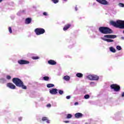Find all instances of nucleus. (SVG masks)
<instances>
[{
	"label": "nucleus",
	"instance_id": "nucleus-15",
	"mask_svg": "<svg viewBox=\"0 0 124 124\" xmlns=\"http://www.w3.org/2000/svg\"><path fill=\"white\" fill-rule=\"evenodd\" d=\"M99 79V77L95 75H93V81L95 80L97 81Z\"/></svg>",
	"mask_w": 124,
	"mask_h": 124
},
{
	"label": "nucleus",
	"instance_id": "nucleus-17",
	"mask_svg": "<svg viewBox=\"0 0 124 124\" xmlns=\"http://www.w3.org/2000/svg\"><path fill=\"white\" fill-rule=\"evenodd\" d=\"M63 79L65 80V81H69V80H70V77L68 76H66L63 78Z\"/></svg>",
	"mask_w": 124,
	"mask_h": 124
},
{
	"label": "nucleus",
	"instance_id": "nucleus-1",
	"mask_svg": "<svg viewBox=\"0 0 124 124\" xmlns=\"http://www.w3.org/2000/svg\"><path fill=\"white\" fill-rule=\"evenodd\" d=\"M12 81L14 84H16V87H19V88H22L23 90H27V86L24 85V82L22 81L21 79L17 78H14L12 79Z\"/></svg>",
	"mask_w": 124,
	"mask_h": 124
},
{
	"label": "nucleus",
	"instance_id": "nucleus-28",
	"mask_svg": "<svg viewBox=\"0 0 124 124\" xmlns=\"http://www.w3.org/2000/svg\"><path fill=\"white\" fill-rule=\"evenodd\" d=\"M116 48L117 49V50H122V47H121V46H116Z\"/></svg>",
	"mask_w": 124,
	"mask_h": 124
},
{
	"label": "nucleus",
	"instance_id": "nucleus-8",
	"mask_svg": "<svg viewBox=\"0 0 124 124\" xmlns=\"http://www.w3.org/2000/svg\"><path fill=\"white\" fill-rule=\"evenodd\" d=\"M97 2L101 3V4H103L104 5H107L108 4V1L106 0H96Z\"/></svg>",
	"mask_w": 124,
	"mask_h": 124
},
{
	"label": "nucleus",
	"instance_id": "nucleus-40",
	"mask_svg": "<svg viewBox=\"0 0 124 124\" xmlns=\"http://www.w3.org/2000/svg\"><path fill=\"white\" fill-rule=\"evenodd\" d=\"M121 39L124 40V37H121Z\"/></svg>",
	"mask_w": 124,
	"mask_h": 124
},
{
	"label": "nucleus",
	"instance_id": "nucleus-29",
	"mask_svg": "<svg viewBox=\"0 0 124 124\" xmlns=\"http://www.w3.org/2000/svg\"><path fill=\"white\" fill-rule=\"evenodd\" d=\"M6 78L7 80H10V79H11V77L9 75H7L6 76Z\"/></svg>",
	"mask_w": 124,
	"mask_h": 124
},
{
	"label": "nucleus",
	"instance_id": "nucleus-25",
	"mask_svg": "<svg viewBox=\"0 0 124 124\" xmlns=\"http://www.w3.org/2000/svg\"><path fill=\"white\" fill-rule=\"evenodd\" d=\"M32 60H38L39 59V57L38 56H33L31 57Z\"/></svg>",
	"mask_w": 124,
	"mask_h": 124
},
{
	"label": "nucleus",
	"instance_id": "nucleus-3",
	"mask_svg": "<svg viewBox=\"0 0 124 124\" xmlns=\"http://www.w3.org/2000/svg\"><path fill=\"white\" fill-rule=\"evenodd\" d=\"M99 31L100 32L103 33L104 34H109L110 33H113V31L111 29L107 27H100L99 28Z\"/></svg>",
	"mask_w": 124,
	"mask_h": 124
},
{
	"label": "nucleus",
	"instance_id": "nucleus-32",
	"mask_svg": "<svg viewBox=\"0 0 124 124\" xmlns=\"http://www.w3.org/2000/svg\"><path fill=\"white\" fill-rule=\"evenodd\" d=\"M59 93L60 94H62L63 93V91L62 90H59Z\"/></svg>",
	"mask_w": 124,
	"mask_h": 124
},
{
	"label": "nucleus",
	"instance_id": "nucleus-23",
	"mask_svg": "<svg viewBox=\"0 0 124 124\" xmlns=\"http://www.w3.org/2000/svg\"><path fill=\"white\" fill-rule=\"evenodd\" d=\"M43 79L45 81H48L49 80H50V78H49V77H44L43 78Z\"/></svg>",
	"mask_w": 124,
	"mask_h": 124
},
{
	"label": "nucleus",
	"instance_id": "nucleus-9",
	"mask_svg": "<svg viewBox=\"0 0 124 124\" xmlns=\"http://www.w3.org/2000/svg\"><path fill=\"white\" fill-rule=\"evenodd\" d=\"M49 93L51 94H57L58 93V89L53 88L52 90L49 91Z\"/></svg>",
	"mask_w": 124,
	"mask_h": 124
},
{
	"label": "nucleus",
	"instance_id": "nucleus-6",
	"mask_svg": "<svg viewBox=\"0 0 124 124\" xmlns=\"http://www.w3.org/2000/svg\"><path fill=\"white\" fill-rule=\"evenodd\" d=\"M6 86L8 88H9V89H11V90H15V89H16L15 85L11 82L8 83Z\"/></svg>",
	"mask_w": 124,
	"mask_h": 124
},
{
	"label": "nucleus",
	"instance_id": "nucleus-22",
	"mask_svg": "<svg viewBox=\"0 0 124 124\" xmlns=\"http://www.w3.org/2000/svg\"><path fill=\"white\" fill-rule=\"evenodd\" d=\"M54 86L55 85L54 84L50 83L47 84L46 87L47 88H53V87H54Z\"/></svg>",
	"mask_w": 124,
	"mask_h": 124
},
{
	"label": "nucleus",
	"instance_id": "nucleus-20",
	"mask_svg": "<svg viewBox=\"0 0 124 124\" xmlns=\"http://www.w3.org/2000/svg\"><path fill=\"white\" fill-rule=\"evenodd\" d=\"M86 78H87V79L93 81V75H89L87 77H86Z\"/></svg>",
	"mask_w": 124,
	"mask_h": 124
},
{
	"label": "nucleus",
	"instance_id": "nucleus-4",
	"mask_svg": "<svg viewBox=\"0 0 124 124\" xmlns=\"http://www.w3.org/2000/svg\"><path fill=\"white\" fill-rule=\"evenodd\" d=\"M34 32L36 35H40L45 33V30L43 28H36L34 30Z\"/></svg>",
	"mask_w": 124,
	"mask_h": 124
},
{
	"label": "nucleus",
	"instance_id": "nucleus-10",
	"mask_svg": "<svg viewBox=\"0 0 124 124\" xmlns=\"http://www.w3.org/2000/svg\"><path fill=\"white\" fill-rule=\"evenodd\" d=\"M104 37L106 38H117V35H106L104 36Z\"/></svg>",
	"mask_w": 124,
	"mask_h": 124
},
{
	"label": "nucleus",
	"instance_id": "nucleus-34",
	"mask_svg": "<svg viewBox=\"0 0 124 124\" xmlns=\"http://www.w3.org/2000/svg\"><path fill=\"white\" fill-rule=\"evenodd\" d=\"M46 107H51V104H48L47 105H46Z\"/></svg>",
	"mask_w": 124,
	"mask_h": 124
},
{
	"label": "nucleus",
	"instance_id": "nucleus-5",
	"mask_svg": "<svg viewBox=\"0 0 124 124\" xmlns=\"http://www.w3.org/2000/svg\"><path fill=\"white\" fill-rule=\"evenodd\" d=\"M110 88L114 90V92H120L121 87L117 84H113L110 85Z\"/></svg>",
	"mask_w": 124,
	"mask_h": 124
},
{
	"label": "nucleus",
	"instance_id": "nucleus-33",
	"mask_svg": "<svg viewBox=\"0 0 124 124\" xmlns=\"http://www.w3.org/2000/svg\"><path fill=\"white\" fill-rule=\"evenodd\" d=\"M67 99H70V96L68 95L66 97Z\"/></svg>",
	"mask_w": 124,
	"mask_h": 124
},
{
	"label": "nucleus",
	"instance_id": "nucleus-39",
	"mask_svg": "<svg viewBox=\"0 0 124 124\" xmlns=\"http://www.w3.org/2000/svg\"><path fill=\"white\" fill-rule=\"evenodd\" d=\"M78 104H79V103L78 102H76L75 103V105H78Z\"/></svg>",
	"mask_w": 124,
	"mask_h": 124
},
{
	"label": "nucleus",
	"instance_id": "nucleus-31",
	"mask_svg": "<svg viewBox=\"0 0 124 124\" xmlns=\"http://www.w3.org/2000/svg\"><path fill=\"white\" fill-rule=\"evenodd\" d=\"M9 31L10 33H12V29H11V27H9Z\"/></svg>",
	"mask_w": 124,
	"mask_h": 124
},
{
	"label": "nucleus",
	"instance_id": "nucleus-21",
	"mask_svg": "<svg viewBox=\"0 0 124 124\" xmlns=\"http://www.w3.org/2000/svg\"><path fill=\"white\" fill-rule=\"evenodd\" d=\"M109 50L110 52H112V53H116V49L113 47H110Z\"/></svg>",
	"mask_w": 124,
	"mask_h": 124
},
{
	"label": "nucleus",
	"instance_id": "nucleus-26",
	"mask_svg": "<svg viewBox=\"0 0 124 124\" xmlns=\"http://www.w3.org/2000/svg\"><path fill=\"white\" fill-rule=\"evenodd\" d=\"M84 98H85V99H89V98H90V95L89 94H86L84 96Z\"/></svg>",
	"mask_w": 124,
	"mask_h": 124
},
{
	"label": "nucleus",
	"instance_id": "nucleus-12",
	"mask_svg": "<svg viewBox=\"0 0 124 124\" xmlns=\"http://www.w3.org/2000/svg\"><path fill=\"white\" fill-rule=\"evenodd\" d=\"M48 63L50 65H55L57 64V62L53 60H50L48 61Z\"/></svg>",
	"mask_w": 124,
	"mask_h": 124
},
{
	"label": "nucleus",
	"instance_id": "nucleus-2",
	"mask_svg": "<svg viewBox=\"0 0 124 124\" xmlns=\"http://www.w3.org/2000/svg\"><path fill=\"white\" fill-rule=\"evenodd\" d=\"M110 25L115 27V28H118L119 29H124V21L118 20L116 22L111 21L109 22Z\"/></svg>",
	"mask_w": 124,
	"mask_h": 124
},
{
	"label": "nucleus",
	"instance_id": "nucleus-41",
	"mask_svg": "<svg viewBox=\"0 0 124 124\" xmlns=\"http://www.w3.org/2000/svg\"><path fill=\"white\" fill-rule=\"evenodd\" d=\"M75 10H76V11H77V7H76V8H75Z\"/></svg>",
	"mask_w": 124,
	"mask_h": 124
},
{
	"label": "nucleus",
	"instance_id": "nucleus-30",
	"mask_svg": "<svg viewBox=\"0 0 124 124\" xmlns=\"http://www.w3.org/2000/svg\"><path fill=\"white\" fill-rule=\"evenodd\" d=\"M52 1H53L54 3H58L59 0H52Z\"/></svg>",
	"mask_w": 124,
	"mask_h": 124
},
{
	"label": "nucleus",
	"instance_id": "nucleus-27",
	"mask_svg": "<svg viewBox=\"0 0 124 124\" xmlns=\"http://www.w3.org/2000/svg\"><path fill=\"white\" fill-rule=\"evenodd\" d=\"M119 6H120V7H124V4L123 3H119L118 4Z\"/></svg>",
	"mask_w": 124,
	"mask_h": 124
},
{
	"label": "nucleus",
	"instance_id": "nucleus-24",
	"mask_svg": "<svg viewBox=\"0 0 124 124\" xmlns=\"http://www.w3.org/2000/svg\"><path fill=\"white\" fill-rule=\"evenodd\" d=\"M72 118V115L71 114H68L66 116V119H71Z\"/></svg>",
	"mask_w": 124,
	"mask_h": 124
},
{
	"label": "nucleus",
	"instance_id": "nucleus-13",
	"mask_svg": "<svg viewBox=\"0 0 124 124\" xmlns=\"http://www.w3.org/2000/svg\"><path fill=\"white\" fill-rule=\"evenodd\" d=\"M70 27H71V24H66L64 26V27H63V30L64 31H67L68 30V29H69V28H70Z\"/></svg>",
	"mask_w": 124,
	"mask_h": 124
},
{
	"label": "nucleus",
	"instance_id": "nucleus-14",
	"mask_svg": "<svg viewBox=\"0 0 124 124\" xmlns=\"http://www.w3.org/2000/svg\"><path fill=\"white\" fill-rule=\"evenodd\" d=\"M31 19L30 17L27 18L25 19V24L27 25H29V24H31Z\"/></svg>",
	"mask_w": 124,
	"mask_h": 124
},
{
	"label": "nucleus",
	"instance_id": "nucleus-18",
	"mask_svg": "<svg viewBox=\"0 0 124 124\" xmlns=\"http://www.w3.org/2000/svg\"><path fill=\"white\" fill-rule=\"evenodd\" d=\"M104 41H107V42H114V40L110 39H103Z\"/></svg>",
	"mask_w": 124,
	"mask_h": 124
},
{
	"label": "nucleus",
	"instance_id": "nucleus-37",
	"mask_svg": "<svg viewBox=\"0 0 124 124\" xmlns=\"http://www.w3.org/2000/svg\"><path fill=\"white\" fill-rule=\"evenodd\" d=\"M19 121H22V117L18 118Z\"/></svg>",
	"mask_w": 124,
	"mask_h": 124
},
{
	"label": "nucleus",
	"instance_id": "nucleus-16",
	"mask_svg": "<svg viewBox=\"0 0 124 124\" xmlns=\"http://www.w3.org/2000/svg\"><path fill=\"white\" fill-rule=\"evenodd\" d=\"M42 121H43V122L46 121L47 124H50V120H48V118L46 117H43Z\"/></svg>",
	"mask_w": 124,
	"mask_h": 124
},
{
	"label": "nucleus",
	"instance_id": "nucleus-35",
	"mask_svg": "<svg viewBox=\"0 0 124 124\" xmlns=\"http://www.w3.org/2000/svg\"><path fill=\"white\" fill-rule=\"evenodd\" d=\"M43 15L45 16H47V13L46 12H44L43 13Z\"/></svg>",
	"mask_w": 124,
	"mask_h": 124
},
{
	"label": "nucleus",
	"instance_id": "nucleus-36",
	"mask_svg": "<svg viewBox=\"0 0 124 124\" xmlns=\"http://www.w3.org/2000/svg\"><path fill=\"white\" fill-rule=\"evenodd\" d=\"M64 123H65V124H68V123H69V121H64Z\"/></svg>",
	"mask_w": 124,
	"mask_h": 124
},
{
	"label": "nucleus",
	"instance_id": "nucleus-38",
	"mask_svg": "<svg viewBox=\"0 0 124 124\" xmlns=\"http://www.w3.org/2000/svg\"><path fill=\"white\" fill-rule=\"evenodd\" d=\"M124 92H123V93H122V97H124Z\"/></svg>",
	"mask_w": 124,
	"mask_h": 124
},
{
	"label": "nucleus",
	"instance_id": "nucleus-42",
	"mask_svg": "<svg viewBox=\"0 0 124 124\" xmlns=\"http://www.w3.org/2000/svg\"><path fill=\"white\" fill-rule=\"evenodd\" d=\"M3 0H0V2H1Z\"/></svg>",
	"mask_w": 124,
	"mask_h": 124
},
{
	"label": "nucleus",
	"instance_id": "nucleus-7",
	"mask_svg": "<svg viewBox=\"0 0 124 124\" xmlns=\"http://www.w3.org/2000/svg\"><path fill=\"white\" fill-rule=\"evenodd\" d=\"M17 62L19 64H29V63H30L29 61L24 60H18Z\"/></svg>",
	"mask_w": 124,
	"mask_h": 124
},
{
	"label": "nucleus",
	"instance_id": "nucleus-11",
	"mask_svg": "<svg viewBox=\"0 0 124 124\" xmlns=\"http://www.w3.org/2000/svg\"><path fill=\"white\" fill-rule=\"evenodd\" d=\"M75 117L76 119H79L80 118H82V117H83V114L80 112H78L75 114Z\"/></svg>",
	"mask_w": 124,
	"mask_h": 124
},
{
	"label": "nucleus",
	"instance_id": "nucleus-19",
	"mask_svg": "<svg viewBox=\"0 0 124 124\" xmlns=\"http://www.w3.org/2000/svg\"><path fill=\"white\" fill-rule=\"evenodd\" d=\"M76 76L78 78H82V77H83V75L81 73H78L76 74Z\"/></svg>",
	"mask_w": 124,
	"mask_h": 124
}]
</instances>
